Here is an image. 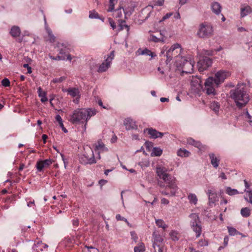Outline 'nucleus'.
<instances>
[{"instance_id":"obj_33","label":"nucleus","mask_w":252,"mask_h":252,"mask_svg":"<svg viewBox=\"0 0 252 252\" xmlns=\"http://www.w3.org/2000/svg\"><path fill=\"white\" fill-rule=\"evenodd\" d=\"M190 153L188 150L184 149H180L178 151L177 155L178 156L181 157H189Z\"/></svg>"},{"instance_id":"obj_46","label":"nucleus","mask_w":252,"mask_h":252,"mask_svg":"<svg viewBox=\"0 0 252 252\" xmlns=\"http://www.w3.org/2000/svg\"><path fill=\"white\" fill-rule=\"evenodd\" d=\"M36 167L38 171H41L44 168H45L43 163L41 161V160H39L37 161L36 164Z\"/></svg>"},{"instance_id":"obj_7","label":"nucleus","mask_w":252,"mask_h":252,"mask_svg":"<svg viewBox=\"0 0 252 252\" xmlns=\"http://www.w3.org/2000/svg\"><path fill=\"white\" fill-rule=\"evenodd\" d=\"M230 73L225 70H220L215 74L214 78V82L215 86L218 87L220 85L222 84L225 79L230 76Z\"/></svg>"},{"instance_id":"obj_17","label":"nucleus","mask_w":252,"mask_h":252,"mask_svg":"<svg viewBox=\"0 0 252 252\" xmlns=\"http://www.w3.org/2000/svg\"><path fill=\"white\" fill-rule=\"evenodd\" d=\"M168 169L165 167L158 166L156 168V173L160 179H162L168 174L167 173Z\"/></svg>"},{"instance_id":"obj_11","label":"nucleus","mask_w":252,"mask_h":252,"mask_svg":"<svg viewBox=\"0 0 252 252\" xmlns=\"http://www.w3.org/2000/svg\"><path fill=\"white\" fill-rule=\"evenodd\" d=\"M193 62H192L191 60H185L182 65L183 72L186 73H191L193 71Z\"/></svg>"},{"instance_id":"obj_52","label":"nucleus","mask_w":252,"mask_h":252,"mask_svg":"<svg viewBox=\"0 0 252 252\" xmlns=\"http://www.w3.org/2000/svg\"><path fill=\"white\" fill-rule=\"evenodd\" d=\"M114 58V51H112L111 52L110 54L107 57V58L106 59V60H107V61H108L111 63V62L113 60Z\"/></svg>"},{"instance_id":"obj_14","label":"nucleus","mask_w":252,"mask_h":252,"mask_svg":"<svg viewBox=\"0 0 252 252\" xmlns=\"http://www.w3.org/2000/svg\"><path fill=\"white\" fill-rule=\"evenodd\" d=\"M165 37L164 32L162 31L160 32L159 36L154 34L150 35L149 37V40L154 42H163L165 40Z\"/></svg>"},{"instance_id":"obj_4","label":"nucleus","mask_w":252,"mask_h":252,"mask_svg":"<svg viewBox=\"0 0 252 252\" xmlns=\"http://www.w3.org/2000/svg\"><path fill=\"white\" fill-rule=\"evenodd\" d=\"M213 34V28L212 25L207 23H203L199 25L197 36L202 38H208Z\"/></svg>"},{"instance_id":"obj_60","label":"nucleus","mask_w":252,"mask_h":252,"mask_svg":"<svg viewBox=\"0 0 252 252\" xmlns=\"http://www.w3.org/2000/svg\"><path fill=\"white\" fill-rule=\"evenodd\" d=\"M59 125L62 128V130L64 131V132H65V133L67 132V130L64 127L63 123L60 124Z\"/></svg>"},{"instance_id":"obj_32","label":"nucleus","mask_w":252,"mask_h":252,"mask_svg":"<svg viewBox=\"0 0 252 252\" xmlns=\"http://www.w3.org/2000/svg\"><path fill=\"white\" fill-rule=\"evenodd\" d=\"M220 105L218 102L213 101L210 105V108L215 113H218L220 109Z\"/></svg>"},{"instance_id":"obj_61","label":"nucleus","mask_w":252,"mask_h":252,"mask_svg":"<svg viewBox=\"0 0 252 252\" xmlns=\"http://www.w3.org/2000/svg\"><path fill=\"white\" fill-rule=\"evenodd\" d=\"M43 243L41 241H38L36 244H34V246L36 247H42Z\"/></svg>"},{"instance_id":"obj_55","label":"nucleus","mask_w":252,"mask_h":252,"mask_svg":"<svg viewBox=\"0 0 252 252\" xmlns=\"http://www.w3.org/2000/svg\"><path fill=\"white\" fill-rule=\"evenodd\" d=\"M108 21H109V23L111 27H112V28L113 30L116 29V25L115 23L114 22V21L113 20V19L112 18H108Z\"/></svg>"},{"instance_id":"obj_57","label":"nucleus","mask_w":252,"mask_h":252,"mask_svg":"<svg viewBox=\"0 0 252 252\" xmlns=\"http://www.w3.org/2000/svg\"><path fill=\"white\" fill-rule=\"evenodd\" d=\"M173 14L172 13H167L165 15H164L162 19V21H164L165 20V19H167L168 18H169L171 16H172Z\"/></svg>"},{"instance_id":"obj_42","label":"nucleus","mask_w":252,"mask_h":252,"mask_svg":"<svg viewBox=\"0 0 252 252\" xmlns=\"http://www.w3.org/2000/svg\"><path fill=\"white\" fill-rule=\"evenodd\" d=\"M226 192L229 195H233L239 193L238 191L236 189H232L230 187H227Z\"/></svg>"},{"instance_id":"obj_10","label":"nucleus","mask_w":252,"mask_h":252,"mask_svg":"<svg viewBox=\"0 0 252 252\" xmlns=\"http://www.w3.org/2000/svg\"><path fill=\"white\" fill-rule=\"evenodd\" d=\"M212 61L210 58L207 57H203L197 63L198 70L200 72L203 71L210 66L212 65Z\"/></svg>"},{"instance_id":"obj_20","label":"nucleus","mask_w":252,"mask_h":252,"mask_svg":"<svg viewBox=\"0 0 252 252\" xmlns=\"http://www.w3.org/2000/svg\"><path fill=\"white\" fill-rule=\"evenodd\" d=\"M123 14L125 15V18H126L127 15H130V14H128V12H126L124 9L120 6L119 8L115 10L113 15L116 18H122Z\"/></svg>"},{"instance_id":"obj_38","label":"nucleus","mask_w":252,"mask_h":252,"mask_svg":"<svg viewBox=\"0 0 252 252\" xmlns=\"http://www.w3.org/2000/svg\"><path fill=\"white\" fill-rule=\"evenodd\" d=\"M188 199L190 203H192L194 205L196 204L197 202V198L195 194L189 193L188 195Z\"/></svg>"},{"instance_id":"obj_9","label":"nucleus","mask_w":252,"mask_h":252,"mask_svg":"<svg viewBox=\"0 0 252 252\" xmlns=\"http://www.w3.org/2000/svg\"><path fill=\"white\" fill-rule=\"evenodd\" d=\"M180 48V45L178 43H176L172 45L171 48L166 52V56L167 59L166 60V64H168L170 61L172 59L173 56L177 57L178 54L177 49Z\"/></svg>"},{"instance_id":"obj_2","label":"nucleus","mask_w":252,"mask_h":252,"mask_svg":"<svg viewBox=\"0 0 252 252\" xmlns=\"http://www.w3.org/2000/svg\"><path fill=\"white\" fill-rule=\"evenodd\" d=\"M97 113L96 110L91 108H81L75 110L70 115L69 121L73 124H83L86 128L87 123L91 117L94 116Z\"/></svg>"},{"instance_id":"obj_54","label":"nucleus","mask_w":252,"mask_h":252,"mask_svg":"<svg viewBox=\"0 0 252 252\" xmlns=\"http://www.w3.org/2000/svg\"><path fill=\"white\" fill-rule=\"evenodd\" d=\"M130 235L131 236L132 239H133L135 242H136L137 239H138V237H137L135 232L134 231H131Z\"/></svg>"},{"instance_id":"obj_30","label":"nucleus","mask_w":252,"mask_h":252,"mask_svg":"<svg viewBox=\"0 0 252 252\" xmlns=\"http://www.w3.org/2000/svg\"><path fill=\"white\" fill-rule=\"evenodd\" d=\"M187 143L189 145L194 146L197 148L200 149L202 146V144L199 141H196L191 138L187 139Z\"/></svg>"},{"instance_id":"obj_28","label":"nucleus","mask_w":252,"mask_h":252,"mask_svg":"<svg viewBox=\"0 0 252 252\" xmlns=\"http://www.w3.org/2000/svg\"><path fill=\"white\" fill-rule=\"evenodd\" d=\"M111 63L105 60V62L100 65L98 71L100 72L105 71L110 66Z\"/></svg>"},{"instance_id":"obj_34","label":"nucleus","mask_w":252,"mask_h":252,"mask_svg":"<svg viewBox=\"0 0 252 252\" xmlns=\"http://www.w3.org/2000/svg\"><path fill=\"white\" fill-rule=\"evenodd\" d=\"M162 153V150L158 147H155L153 148L152 152L151 154V156H160Z\"/></svg>"},{"instance_id":"obj_15","label":"nucleus","mask_w":252,"mask_h":252,"mask_svg":"<svg viewBox=\"0 0 252 252\" xmlns=\"http://www.w3.org/2000/svg\"><path fill=\"white\" fill-rule=\"evenodd\" d=\"M63 92L67 93V94L71 96L74 97L75 96H80V91L78 88H69L68 89H63Z\"/></svg>"},{"instance_id":"obj_13","label":"nucleus","mask_w":252,"mask_h":252,"mask_svg":"<svg viewBox=\"0 0 252 252\" xmlns=\"http://www.w3.org/2000/svg\"><path fill=\"white\" fill-rule=\"evenodd\" d=\"M148 132L149 135H150V137L154 139H156L157 138H161L164 134V133H162L157 131L156 129H154L152 127L151 128H147L144 129V132Z\"/></svg>"},{"instance_id":"obj_6","label":"nucleus","mask_w":252,"mask_h":252,"mask_svg":"<svg viewBox=\"0 0 252 252\" xmlns=\"http://www.w3.org/2000/svg\"><path fill=\"white\" fill-rule=\"evenodd\" d=\"M191 219L190 225L191 228L196 233V237L200 236L201 233V226L198 215L196 213H191L189 216Z\"/></svg>"},{"instance_id":"obj_24","label":"nucleus","mask_w":252,"mask_h":252,"mask_svg":"<svg viewBox=\"0 0 252 252\" xmlns=\"http://www.w3.org/2000/svg\"><path fill=\"white\" fill-rule=\"evenodd\" d=\"M191 86L194 87V88H192L195 92H198L202 89V86L201 85V82L199 80H194L191 82Z\"/></svg>"},{"instance_id":"obj_62","label":"nucleus","mask_w":252,"mask_h":252,"mask_svg":"<svg viewBox=\"0 0 252 252\" xmlns=\"http://www.w3.org/2000/svg\"><path fill=\"white\" fill-rule=\"evenodd\" d=\"M223 241H224V245L225 246H227V244H228V237L227 236L225 237L224 238Z\"/></svg>"},{"instance_id":"obj_56","label":"nucleus","mask_w":252,"mask_h":252,"mask_svg":"<svg viewBox=\"0 0 252 252\" xmlns=\"http://www.w3.org/2000/svg\"><path fill=\"white\" fill-rule=\"evenodd\" d=\"M65 79L64 77H61L59 78H55L53 80L52 82L54 83H61Z\"/></svg>"},{"instance_id":"obj_29","label":"nucleus","mask_w":252,"mask_h":252,"mask_svg":"<svg viewBox=\"0 0 252 252\" xmlns=\"http://www.w3.org/2000/svg\"><path fill=\"white\" fill-rule=\"evenodd\" d=\"M208 194L210 203H214L217 200L216 193L213 192L211 190H208Z\"/></svg>"},{"instance_id":"obj_21","label":"nucleus","mask_w":252,"mask_h":252,"mask_svg":"<svg viewBox=\"0 0 252 252\" xmlns=\"http://www.w3.org/2000/svg\"><path fill=\"white\" fill-rule=\"evenodd\" d=\"M137 52L139 55L150 56L152 58H154L156 56V54L155 53L152 52L151 50L148 49L147 48H145L144 50L139 49Z\"/></svg>"},{"instance_id":"obj_39","label":"nucleus","mask_w":252,"mask_h":252,"mask_svg":"<svg viewBox=\"0 0 252 252\" xmlns=\"http://www.w3.org/2000/svg\"><path fill=\"white\" fill-rule=\"evenodd\" d=\"M156 223L159 227L162 228L163 229H165L167 227V225L162 220H156Z\"/></svg>"},{"instance_id":"obj_35","label":"nucleus","mask_w":252,"mask_h":252,"mask_svg":"<svg viewBox=\"0 0 252 252\" xmlns=\"http://www.w3.org/2000/svg\"><path fill=\"white\" fill-rule=\"evenodd\" d=\"M241 214L244 217H248L251 214V210L248 207L243 208L241 210Z\"/></svg>"},{"instance_id":"obj_48","label":"nucleus","mask_w":252,"mask_h":252,"mask_svg":"<svg viewBox=\"0 0 252 252\" xmlns=\"http://www.w3.org/2000/svg\"><path fill=\"white\" fill-rule=\"evenodd\" d=\"M89 17L91 19L100 18V16H99V14L97 12H96L95 11L90 12V14H89Z\"/></svg>"},{"instance_id":"obj_31","label":"nucleus","mask_w":252,"mask_h":252,"mask_svg":"<svg viewBox=\"0 0 252 252\" xmlns=\"http://www.w3.org/2000/svg\"><path fill=\"white\" fill-rule=\"evenodd\" d=\"M252 12L251 7L250 6H246L241 9V16L244 17Z\"/></svg>"},{"instance_id":"obj_59","label":"nucleus","mask_w":252,"mask_h":252,"mask_svg":"<svg viewBox=\"0 0 252 252\" xmlns=\"http://www.w3.org/2000/svg\"><path fill=\"white\" fill-rule=\"evenodd\" d=\"M161 202L162 204H168L169 203V201L166 199V198H163L161 199Z\"/></svg>"},{"instance_id":"obj_41","label":"nucleus","mask_w":252,"mask_h":252,"mask_svg":"<svg viewBox=\"0 0 252 252\" xmlns=\"http://www.w3.org/2000/svg\"><path fill=\"white\" fill-rule=\"evenodd\" d=\"M171 239L174 241H178L179 239L178 233L177 231L172 230L170 233Z\"/></svg>"},{"instance_id":"obj_1","label":"nucleus","mask_w":252,"mask_h":252,"mask_svg":"<svg viewBox=\"0 0 252 252\" xmlns=\"http://www.w3.org/2000/svg\"><path fill=\"white\" fill-rule=\"evenodd\" d=\"M230 96L233 99L236 105L242 108L245 106L250 100L249 94L247 93L246 84L238 83L235 89L230 91Z\"/></svg>"},{"instance_id":"obj_37","label":"nucleus","mask_w":252,"mask_h":252,"mask_svg":"<svg viewBox=\"0 0 252 252\" xmlns=\"http://www.w3.org/2000/svg\"><path fill=\"white\" fill-rule=\"evenodd\" d=\"M153 247L155 252H164V246L163 244H153Z\"/></svg>"},{"instance_id":"obj_53","label":"nucleus","mask_w":252,"mask_h":252,"mask_svg":"<svg viewBox=\"0 0 252 252\" xmlns=\"http://www.w3.org/2000/svg\"><path fill=\"white\" fill-rule=\"evenodd\" d=\"M85 247L90 251V252H99L98 250L94 247L86 246Z\"/></svg>"},{"instance_id":"obj_27","label":"nucleus","mask_w":252,"mask_h":252,"mask_svg":"<svg viewBox=\"0 0 252 252\" xmlns=\"http://www.w3.org/2000/svg\"><path fill=\"white\" fill-rule=\"evenodd\" d=\"M37 93L38 96L41 97V101L42 102H45L48 100V98L46 97V93L42 91L41 87H39L37 89Z\"/></svg>"},{"instance_id":"obj_25","label":"nucleus","mask_w":252,"mask_h":252,"mask_svg":"<svg viewBox=\"0 0 252 252\" xmlns=\"http://www.w3.org/2000/svg\"><path fill=\"white\" fill-rule=\"evenodd\" d=\"M153 244H162V242L163 241V238L160 236V235L156 233V232H154L153 234Z\"/></svg>"},{"instance_id":"obj_45","label":"nucleus","mask_w":252,"mask_h":252,"mask_svg":"<svg viewBox=\"0 0 252 252\" xmlns=\"http://www.w3.org/2000/svg\"><path fill=\"white\" fill-rule=\"evenodd\" d=\"M125 20L121 21L119 25V31H122L124 29V28H126L127 29V31H128L129 27L127 25L125 24Z\"/></svg>"},{"instance_id":"obj_19","label":"nucleus","mask_w":252,"mask_h":252,"mask_svg":"<svg viewBox=\"0 0 252 252\" xmlns=\"http://www.w3.org/2000/svg\"><path fill=\"white\" fill-rule=\"evenodd\" d=\"M212 11L216 15H219L221 11V6L218 2H213L211 4Z\"/></svg>"},{"instance_id":"obj_64","label":"nucleus","mask_w":252,"mask_h":252,"mask_svg":"<svg viewBox=\"0 0 252 252\" xmlns=\"http://www.w3.org/2000/svg\"><path fill=\"white\" fill-rule=\"evenodd\" d=\"M42 138L43 140L44 141V143H45L46 142V140L48 138V136L46 134H43L42 136Z\"/></svg>"},{"instance_id":"obj_51","label":"nucleus","mask_w":252,"mask_h":252,"mask_svg":"<svg viewBox=\"0 0 252 252\" xmlns=\"http://www.w3.org/2000/svg\"><path fill=\"white\" fill-rule=\"evenodd\" d=\"M1 84L4 87H8L10 86V81L7 78H4L2 80Z\"/></svg>"},{"instance_id":"obj_18","label":"nucleus","mask_w":252,"mask_h":252,"mask_svg":"<svg viewBox=\"0 0 252 252\" xmlns=\"http://www.w3.org/2000/svg\"><path fill=\"white\" fill-rule=\"evenodd\" d=\"M209 157L212 166L214 168H217L219 166L220 158L219 157H216L215 155L212 153L209 154Z\"/></svg>"},{"instance_id":"obj_43","label":"nucleus","mask_w":252,"mask_h":252,"mask_svg":"<svg viewBox=\"0 0 252 252\" xmlns=\"http://www.w3.org/2000/svg\"><path fill=\"white\" fill-rule=\"evenodd\" d=\"M109 7L107 11L111 12L114 10V6L118 2V0H109Z\"/></svg>"},{"instance_id":"obj_16","label":"nucleus","mask_w":252,"mask_h":252,"mask_svg":"<svg viewBox=\"0 0 252 252\" xmlns=\"http://www.w3.org/2000/svg\"><path fill=\"white\" fill-rule=\"evenodd\" d=\"M124 125L126 130L135 129L137 128V126L135 122L130 118H127L124 121Z\"/></svg>"},{"instance_id":"obj_40","label":"nucleus","mask_w":252,"mask_h":252,"mask_svg":"<svg viewBox=\"0 0 252 252\" xmlns=\"http://www.w3.org/2000/svg\"><path fill=\"white\" fill-rule=\"evenodd\" d=\"M145 250L144 244L143 243H141L138 246L134 247V252H143Z\"/></svg>"},{"instance_id":"obj_23","label":"nucleus","mask_w":252,"mask_h":252,"mask_svg":"<svg viewBox=\"0 0 252 252\" xmlns=\"http://www.w3.org/2000/svg\"><path fill=\"white\" fill-rule=\"evenodd\" d=\"M20 33L21 30L19 27L14 26L11 28L10 34L12 37H17L20 36Z\"/></svg>"},{"instance_id":"obj_49","label":"nucleus","mask_w":252,"mask_h":252,"mask_svg":"<svg viewBox=\"0 0 252 252\" xmlns=\"http://www.w3.org/2000/svg\"><path fill=\"white\" fill-rule=\"evenodd\" d=\"M116 219H117V220H123V221H125L126 222V223L128 225L130 226V225L129 223L127 220L124 217H122L120 215H119V214L117 215L116 216Z\"/></svg>"},{"instance_id":"obj_22","label":"nucleus","mask_w":252,"mask_h":252,"mask_svg":"<svg viewBox=\"0 0 252 252\" xmlns=\"http://www.w3.org/2000/svg\"><path fill=\"white\" fill-rule=\"evenodd\" d=\"M94 150L95 152H98V157H97V158L100 159V153L101 152L107 151V149L105 147L104 145L102 143L98 142V144L95 146Z\"/></svg>"},{"instance_id":"obj_5","label":"nucleus","mask_w":252,"mask_h":252,"mask_svg":"<svg viewBox=\"0 0 252 252\" xmlns=\"http://www.w3.org/2000/svg\"><path fill=\"white\" fill-rule=\"evenodd\" d=\"M85 153L79 158L80 162L83 164H91L95 163L93 150L88 147L85 148Z\"/></svg>"},{"instance_id":"obj_47","label":"nucleus","mask_w":252,"mask_h":252,"mask_svg":"<svg viewBox=\"0 0 252 252\" xmlns=\"http://www.w3.org/2000/svg\"><path fill=\"white\" fill-rule=\"evenodd\" d=\"M42 163H43V165L45 167V168L48 167L49 166H50L53 162V160L51 159H46L44 160H41Z\"/></svg>"},{"instance_id":"obj_12","label":"nucleus","mask_w":252,"mask_h":252,"mask_svg":"<svg viewBox=\"0 0 252 252\" xmlns=\"http://www.w3.org/2000/svg\"><path fill=\"white\" fill-rule=\"evenodd\" d=\"M68 52L66 49H61L59 51V55L56 57H51V58L55 60H68L69 61L71 60V57L68 54H66Z\"/></svg>"},{"instance_id":"obj_3","label":"nucleus","mask_w":252,"mask_h":252,"mask_svg":"<svg viewBox=\"0 0 252 252\" xmlns=\"http://www.w3.org/2000/svg\"><path fill=\"white\" fill-rule=\"evenodd\" d=\"M161 179L166 185L163 184L162 183H158L160 187H165V190L161 191V193L166 195L169 194H170L171 196L175 195L178 189L176 183V178L171 175L168 174Z\"/></svg>"},{"instance_id":"obj_26","label":"nucleus","mask_w":252,"mask_h":252,"mask_svg":"<svg viewBox=\"0 0 252 252\" xmlns=\"http://www.w3.org/2000/svg\"><path fill=\"white\" fill-rule=\"evenodd\" d=\"M45 25H46V21L45 19ZM45 30L47 33H48L49 41L52 43L54 42L55 41L56 37L52 33V30L47 26H45Z\"/></svg>"},{"instance_id":"obj_44","label":"nucleus","mask_w":252,"mask_h":252,"mask_svg":"<svg viewBox=\"0 0 252 252\" xmlns=\"http://www.w3.org/2000/svg\"><path fill=\"white\" fill-rule=\"evenodd\" d=\"M227 229L228 233L230 235L234 236L238 234V232L237 231V230L234 227L228 226Z\"/></svg>"},{"instance_id":"obj_8","label":"nucleus","mask_w":252,"mask_h":252,"mask_svg":"<svg viewBox=\"0 0 252 252\" xmlns=\"http://www.w3.org/2000/svg\"><path fill=\"white\" fill-rule=\"evenodd\" d=\"M214 81V77H213L208 78L205 81L204 90L208 95H215L216 94L214 88L215 84Z\"/></svg>"},{"instance_id":"obj_58","label":"nucleus","mask_w":252,"mask_h":252,"mask_svg":"<svg viewBox=\"0 0 252 252\" xmlns=\"http://www.w3.org/2000/svg\"><path fill=\"white\" fill-rule=\"evenodd\" d=\"M56 120L59 123V124L63 123L62 119L59 115H56Z\"/></svg>"},{"instance_id":"obj_63","label":"nucleus","mask_w":252,"mask_h":252,"mask_svg":"<svg viewBox=\"0 0 252 252\" xmlns=\"http://www.w3.org/2000/svg\"><path fill=\"white\" fill-rule=\"evenodd\" d=\"M164 0H158L157 1V4L159 6H161L163 3Z\"/></svg>"},{"instance_id":"obj_50","label":"nucleus","mask_w":252,"mask_h":252,"mask_svg":"<svg viewBox=\"0 0 252 252\" xmlns=\"http://www.w3.org/2000/svg\"><path fill=\"white\" fill-rule=\"evenodd\" d=\"M208 245V241L205 240H200L198 243V247H203Z\"/></svg>"},{"instance_id":"obj_36","label":"nucleus","mask_w":252,"mask_h":252,"mask_svg":"<svg viewBox=\"0 0 252 252\" xmlns=\"http://www.w3.org/2000/svg\"><path fill=\"white\" fill-rule=\"evenodd\" d=\"M245 191L246 192V195L245 196V200L252 204V190H246V189Z\"/></svg>"}]
</instances>
